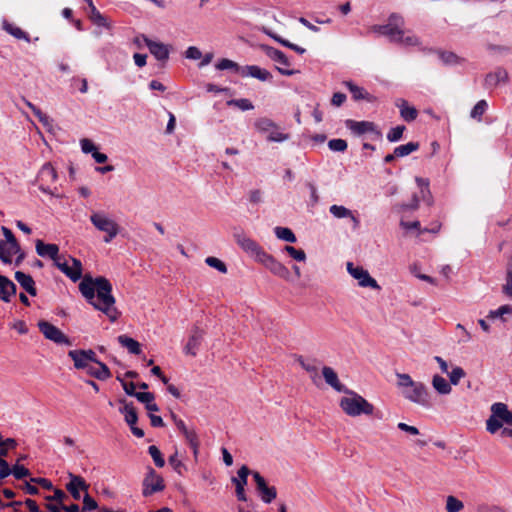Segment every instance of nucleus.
<instances>
[{"instance_id": "1", "label": "nucleus", "mask_w": 512, "mask_h": 512, "mask_svg": "<svg viewBox=\"0 0 512 512\" xmlns=\"http://www.w3.org/2000/svg\"><path fill=\"white\" fill-rule=\"evenodd\" d=\"M79 291L94 309L104 313L111 322H115L120 313L117 310L115 297L112 294V284L105 277L93 278L86 274L79 283Z\"/></svg>"}, {"instance_id": "2", "label": "nucleus", "mask_w": 512, "mask_h": 512, "mask_svg": "<svg viewBox=\"0 0 512 512\" xmlns=\"http://www.w3.org/2000/svg\"><path fill=\"white\" fill-rule=\"evenodd\" d=\"M344 393L347 394V396L340 399L339 406L345 414L351 417L373 414L374 406L361 395L348 388L347 392Z\"/></svg>"}, {"instance_id": "3", "label": "nucleus", "mask_w": 512, "mask_h": 512, "mask_svg": "<svg viewBox=\"0 0 512 512\" xmlns=\"http://www.w3.org/2000/svg\"><path fill=\"white\" fill-rule=\"evenodd\" d=\"M90 221L97 230L106 234L104 237L106 243L111 242L119 233L118 224L104 211L93 212L90 215Z\"/></svg>"}, {"instance_id": "4", "label": "nucleus", "mask_w": 512, "mask_h": 512, "mask_svg": "<svg viewBox=\"0 0 512 512\" xmlns=\"http://www.w3.org/2000/svg\"><path fill=\"white\" fill-rule=\"evenodd\" d=\"M404 25L402 16L398 14H391L388 23L385 25H374L371 29L373 32L383 36H387L391 42H398V37L401 36V30Z\"/></svg>"}, {"instance_id": "5", "label": "nucleus", "mask_w": 512, "mask_h": 512, "mask_svg": "<svg viewBox=\"0 0 512 512\" xmlns=\"http://www.w3.org/2000/svg\"><path fill=\"white\" fill-rule=\"evenodd\" d=\"M405 399L418 404L422 407H431L430 394L426 385L422 382H416L406 390H402Z\"/></svg>"}, {"instance_id": "6", "label": "nucleus", "mask_w": 512, "mask_h": 512, "mask_svg": "<svg viewBox=\"0 0 512 512\" xmlns=\"http://www.w3.org/2000/svg\"><path fill=\"white\" fill-rule=\"evenodd\" d=\"M36 253L43 258H49L53 260V265L57 267L61 272L64 273V261H61L59 255V246L56 244H47L42 240L36 241Z\"/></svg>"}, {"instance_id": "7", "label": "nucleus", "mask_w": 512, "mask_h": 512, "mask_svg": "<svg viewBox=\"0 0 512 512\" xmlns=\"http://www.w3.org/2000/svg\"><path fill=\"white\" fill-rule=\"evenodd\" d=\"M347 272L358 281V285L360 287H369L374 290H380L381 287L377 283V281L370 276L369 272L360 266H354L352 262H348Z\"/></svg>"}, {"instance_id": "8", "label": "nucleus", "mask_w": 512, "mask_h": 512, "mask_svg": "<svg viewBox=\"0 0 512 512\" xmlns=\"http://www.w3.org/2000/svg\"><path fill=\"white\" fill-rule=\"evenodd\" d=\"M165 488L163 478L157 472L149 467L148 472L143 480V495L148 497L156 492H160Z\"/></svg>"}, {"instance_id": "9", "label": "nucleus", "mask_w": 512, "mask_h": 512, "mask_svg": "<svg viewBox=\"0 0 512 512\" xmlns=\"http://www.w3.org/2000/svg\"><path fill=\"white\" fill-rule=\"evenodd\" d=\"M257 262L265 266L274 275L285 280H289L290 272L287 267L276 260L272 255L268 254L266 251L263 254H260V258L257 260Z\"/></svg>"}, {"instance_id": "10", "label": "nucleus", "mask_w": 512, "mask_h": 512, "mask_svg": "<svg viewBox=\"0 0 512 512\" xmlns=\"http://www.w3.org/2000/svg\"><path fill=\"white\" fill-rule=\"evenodd\" d=\"M66 476L69 478V482L66 483V492H69L75 500L81 499V495L88 491L89 485L81 476L70 472L66 473Z\"/></svg>"}, {"instance_id": "11", "label": "nucleus", "mask_w": 512, "mask_h": 512, "mask_svg": "<svg viewBox=\"0 0 512 512\" xmlns=\"http://www.w3.org/2000/svg\"><path fill=\"white\" fill-rule=\"evenodd\" d=\"M236 243L238 246L247 254L257 261L260 258V254H263L265 250L252 238L245 234L235 235Z\"/></svg>"}, {"instance_id": "12", "label": "nucleus", "mask_w": 512, "mask_h": 512, "mask_svg": "<svg viewBox=\"0 0 512 512\" xmlns=\"http://www.w3.org/2000/svg\"><path fill=\"white\" fill-rule=\"evenodd\" d=\"M68 356L73 360L74 367L77 370H82L84 367H87V364L90 362H97L96 353L91 349L70 350Z\"/></svg>"}, {"instance_id": "13", "label": "nucleus", "mask_w": 512, "mask_h": 512, "mask_svg": "<svg viewBox=\"0 0 512 512\" xmlns=\"http://www.w3.org/2000/svg\"><path fill=\"white\" fill-rule=\"evenodd\" d=\"M252 476L262 501L264 503H271L277 496L276 488L273 486L269 487L266 480L259 472H252Z\"/></svg>"}, {"instance_id": "14", "label": "nucleus", "mask_w": 512, "mask_h": 512, "mask_svg": "<svg viewBox=\"0 0 512 512\" xmlns=\"http://www.w3.org/2000/svg\"><path fill=\"white\" fill-rule=\"evenodd\" d=\"M252 474L249 468L246 465L240 467L237 472V477H232L231 481L235 485L236 488V496L239 501H247V497L245 494V486L247 485L248 475Z\"/></svg>"}, {"instance_id": "15", "label": "nucleus", "mask_w": 512, "mask_h": 512, "mask_svg": "<svg viewBox=\"0 0 512 512\" xmlns=\"http://www.w3.org/2000/svg\"><path fill=\"white\" fill-rule=\"evenodd\" d=\"M508 82V71L503 67H497L494 71L486 74L484 79V87L487 89H493L500 84H507Z\"/></svg>"}, {"instance_id": "16", "label": "nucleus", "mask_w": 512, "mask_h": 512, "mask_svg": "<svg viewBox=\"0 0 512 512\" xmlns=\"http://www.w3.org/2000/svg\"><path fill=\"white\" fill-rule=\"evenodd\" d=\"M44 337L56 344H64V333L48 321L40 320L37 324Z\"/></svg>"}, {"instance_id": "17", "label": "nucleus", "mask_w": 512, "mask_h": 512, "mask_svg": "<svg viewBox=\"0 0 512 512\" xmlns=\"http://www.w3.org/2000/svg\"><path fill=\"white\" fill-rule=\"evenodd\" d=\"M143 41L145 42L146 46L148 47L150 53L158 60V61H167L168 58H169V53H170V50H169V46L164 44V43H161V42H157V41H153V40H150L148 37H146L145 35H142L141 36Z\"/></svg>"}, {"instance_id": "18", "label": "nucleus", "mask_w": 512, "mask_h": 512, "mask_svg": "<svg viewBox=\"0 0 512 512\" xmlns=\"http://www.w3.org/2000/svg\"><path fill=\"white\" fill-rule=\"evenodd\" d=\"M82 371L101 381L107 380L111 377V372L107 365L98 359L97 362H90L87 364V367H84Z\"/></svg>"}, {"instance_id": "19", "label": "nucleus", "mask_w": 512, "mask_h": 512, "mask_svg": "<svg viewBox=\"0 0 512 512\" xmlns=\"http://www.w3.org/2000/svg\"><path fill=\"white\" fill-rule=\"evenodd\" d=\"M66 277L73 282L83 280L85 275H83V266L80 260L71 256L66 257Z\"/></svg>"}, {"instance_id": "20", "label": "nucleus", "mask_w": 512, "mask_h": 512, "mask_svg": "<svg viewBox=\"0 0 512 512\" xmlns=\"http://www.w3.org/2000/svg\"><path fill=\"white\" fill-rule=\"evenodd\" d=\"M346 127L350 129L356 135H362L364 133H375L377 136H380L381 133L376 129L374 123L369 121H354V120H346Z\"/></svg>"}, {"instance_id": "21", "label": "nucleus", "mask_w": 512, "mask_h": 512, "mask_svg": "<svg viewBox=\"0 0 512 512\" xmlns=\"http://www.w3.org/2000/svg\"><path fill=\"white\" fill-rule=\"evenodd\" d=\"M241 76L256 78L260 81H270L272 79V74L268 70L257 65L242 66Z\"/></svg>"}, {"instance_id": "22", "label": "nucleus", "mask_w": 512, "mask_h": 512, "mask_svg": "<svg viewBox=\"0 0 512 512\" xmlns=\"http://www.w3.org/2000/svg\"><path fill=\"white\" fill-rule=\"evenodd\" d=\"M329 212L331 215H333L337 219L349 218L351 220V222L353 223L354 229L358 228L360 225V221H359L358 217L355 216L353 211L346 208L345 206L336 205V204L331 205L329 207Z\"/></svg>"}, {"instance_id": "23", "label": "nucleus", "mask_w": 512, "mask_h": 512, "mask_svg": "<svg viewBox=\"0 0 512 512\" xmlns=\"http://www.w3.org/2000/svg\"><path fill=\"white\" fill-rule=\"evenodd\" d=\"M17 287L13 281L4 275H0V300L9 303L15 296Z\"/></svg>"}, {"instance_id": "24", "label": "nucleus", "mask_w": 512, "mask_h": 512, "mask_svg": "<svg viewBox=\"0 0 512 512\" xmlns=\"http://www.w3.org/2000/svg\"><path fill=\"white\" fill-rule=\"evenodd\" d=\"M322 375L325 379V382L334 390L341 393L347 392V387L339 381L337 373L331 367L324 366L322 368Z\"/></svg>"}, {"instance_id": "25", "label": "nucleus", "mask_w": 512, "mask_h": 512, "mask_svg": "<svg viewBox=\"0 0 512 512\" xmlns=\"http://www.w3.org/2000/svg\"><path fill=\"white\" fill-rule=\"evenodd\" d=\"M203 337V332L198 327H195L192 330V334L189 337V340L184 347V352L188 355L195 356L198 350V347L201 343Z\"/></svg>"}, {"instance_id": "26", "label": "nucleus", "mask_w": 512, "mask_h": 512, "mask_svg": "<svg viewBox=\"0 0 512 512\" xmlns=\"http://www.w3.org/2000/svg\"><path fill=\"white\" fill-rule=\"evenodd\" d=\"M491 412L498 416L503 424L512 426V410L502 402H496L491 406Z\"/></svg>"}, {"instance_id": "27", "label": "nucleus", "mask_w": 512, "mask_h": 512, "mask_svg": "<svg viewBox=\"0 0 512 512\" xmlns=\"http://www.w3.org/2000/svg\"><path fill=\"white\" fill-rule=\"evenodd\" d=\"M121 406L119 412L124 415L125 422L130 426L136 425L138 415L132 403H127L125 400L119 401Z\"/></svg>"}, {"instance_id": "28", "label": "nucleus", "mask_w": 512, "mask_h": 512, "mask_svg": "<svg viewBox=\"0 0 512 512\" xmlns=\"http://www.w3.org/2000/svg\"><path fill=\"white\" fill-rule=\"evenodd\" d=\"M395 105L399 108L400 115L405 121L411 122L417 118L416 108L410 106L406 100L399 98L395 101Z\"/></svg>"}, {"instance_id": "29", "label": "nucleus", "mask_w": 512, "mask_h": 512, "mask_svg": "<svg viewBox=\"0 0 512 512\" xmlns=\"http://www.w3.org/2000/svg\"><path fill=\"white\" fill-rule=\"evenodd\" d=\"M261 49L271 60L283 66H290L287 56L282 51L268 45H261Z\"/></svg>"}, {"instance_id": "30", "label": "nucleus", "mask_w": 512, "mask_h": 512, "mask_svg": "<svg viewBox=\"0 0 512 512\" xmlns=\"http://www.w3.org/2000/svg\"><path fill=\"white\" fill-rule=\"evenodd\" d=\"M15 279L31 296H36L37 291L35 288V282L30 275L25 274L22 271H17L15 273Z\"/></svg>"}, {"instance_id": "31", "label": "nucleus", "mask_w": 512, "mask_h": 512, "mask_svg": "<svg viewBox=\"0 0 512 512\" xmlns=\"http://www.w3.org/2000/svg\"><path fill=\"white\" fill-rule=\"evenodd\" d=\"M87 3V11L86 14L90 18V20L97 26L106 27L107 20L106 18L96 9L92 0H84Z\"/></svg>"}, {"instance_id": "32", "label": "nucleus", "mask_w": 512, "mask_h": 512, "mask_svg": "<svg viewBox=\"0 0 512 512\" xmlns=\"http://www.w3.org/2000/svg\"><path fill=\"white\" fill-rule=\"evenodd\" d=\"M344 85L350 91L354 100H372V96L364 88L354 84L352 81H345Z\"/></svg>"}, {"instance_id": "33", "label": "nucleus", "mask_w": 512, "mask_h": 512, "mask_svg": "<svg viewBox=\"0 0 512 512\" xmlns=\"http://www.w3.org/2000/svg\"><path fill=\"white\" fill-rule=\"evenodd\" d=\"M46 500L48 501L46 504L47 512H60L58 505L53 503L54 500L64 509V492L61 489H56L54 495L47 496Z\"/></svg>"}, {"instance_id": "34", "label": "nucleus", "mask_w": 512, "mask_h": 512, "mask_svg": "<svg viewBox=\"0 0 512 512\" xmlns=\"http://www.w3.org/2000/svg\"><path fill=\"white\" fill-rule=\"evenodd\" d=\"M118 342L122 347H125L131 354L139 355L141 353V347L138 341L127 335H120L117 338Z\"/></svg>"}, {"instance_id": "35", "label": "nucleus", "mask_w": 512, "mask_h": 512, "mask_svg": "<svg viewBox=\"0 0 512 512\" xmlns=\"http://www.w3.org/2000/svg\"><path fill=\"white\" fill-rule=\"evenodd\" d=\"M432 386L441 395H448L452 391L450 383L440 375L433 376Z\"/></svg>"}, {"instance_id": "36", "label": "nucleus", "mask_w": 512, "mask_h": 512, "mask_svg": "<svg viewBox=\"0 0 512 512\" xmlns=\"http://www.w3.org/2000/svg\"><path fill=\"white\" fill-rule=\"evenodd\" d=\"M3 29L13 37L19 40H25L26 42H30V37L28 33L23 31L21 28L15 26L12 23H9L7 21L3 22Z\"/></svg>"}, {"instance_id": "37", "label": "nucleus", "mask_w": 512, "mask_h": 512, "mask_svg": "<svg viewBox=\"0 0 512 512\" xmlns=\"http://www.w3.org/2000/svg\"><path fill=\"white\" fill-rule=\"evenodd\" d=\"M399 44H402L407 47H413V46H419L421 44V41L419 37H417L412 32L408 31L405 32L403 29L401 30V36L398 37Z\"/></svg>"}, {"instance_id": "38", "label": "nucleus", "mask_w": 512, "mask_h": 512, "mask_svg": "<svg viewBox=\"0 0 512 512\" xmlns=\"http://www.w3.org/2000/svg\"><path fill=\"white\" fill-rule=\"evenodd\" d=\"M265 33L270 36L272 39H274L276 42L280 43L281 45L297 52L298 54H304L305 53V49L294 44V43H291L290 41L282 38L281 36L271 32V31H268V30H265Z\"/></svg>"}, {"instance_id": "39", "label": "nucleus", "mask_w": 512, "mask_h": 512, "mask_svg": "<svg viewBox=\"0 0 512 512\" xmlns=\"http://www.w3.org/2000/svg\"><path fill=\"white\" fill-rule=\"evenodd\" d=\"M254 127L260 133H269L276 128V123L267 117H261L255 121Z\"/></svg>"}, {"instance_id": "40", "label": "nucleus", "mask_w": 512, "mask_h": 512, "mask_svg": "<svg viewBox=\"0 0 512 512\" xmlns=\"http://www.w3.org/2000/svg\"><path fill=\"white\" fill-rule=\"evenodd\" d=\"M274 233L275 236L280 240L289 243H295L297 241L295 234L290 228L277 226L274 228Z\"/></svg>"}, {"instance_id": "41", "label": "nucleus", "mask_w": 512, "mask_h": 512, "mask_svg": "<svg viewBox=\"0 0 512 512\" xmlns=\"http://www.w3.org/2000/svg\"><path fill=\"white\" fill-rule=\"evenodd\" d=\"M439 58L441 59L443 64L448 66L459 65L463 62V59L453 52L440 51Z\"/></svg>"}, {"instance_id": "42", "label": "nucleus", "mask_w": 512, "mask_h": 512, "mask_svg": "<svg viewBox=\"0 0 512 512\" xmlns=\"http://www.w3.org/2000/svg\"><path fill=\"white\" fill-rule=\"evenodd\" d=\"M416 182L421 190V198L423 201H426L428 205L432 203V197L429 190V181L427 179H423L420 177H416Z\"/></svg>"}, {"instance_id": "43", "label": "nucleus", "mask_w": 512, "mask_h": 512, "mask_svg": "<svg viewBox=\"0 0 512 512\" xmlns=\"http://www.w3.org/2000/svg\"><path fill=\"white\" fill-rule=\"evenodd\" d=\"M488 109V103L486 100L482 99V100H479L475 106L472 108L471 112H470V117L472 119H475L477 121H481V118L483 116V114L486 112V110Z\"/></svg>"}, {"instance_id": "44", "label": "nucleus", "mask_w": 512, "mask_h": 512, "mask_svg": "<svg viewBox=\"0 0 512 512\" xmlns=\"http://www.w3.org/2000/svg\"><path fill=\"white\" fill-rule=\"evenodd\" d=\"M464 508V504L461 500L453 495L446 497L445 509L447 512H460Z\"/></svg>"}, {"instance_id": "45", "label": "nucleus", "mask_w": 512, "mask_h": 512, "mask_svg": "<svg viewBox=\"0 0 512 512\" xmlns=\"http://www.w3.org/2000/svg\"><path fill=\"white\" fill-rule=\"evenodd\" d=\"M418 148H419V144L417 142H409L407 144L400 145V146L396 147L394 150H395V155L397 157H404V156H407V155L411 154L412 152L418 150Z\"/></svg>"}, {"instance_id": "46", "label": "nucleus", "mask_w": 512, "mask_h": 512, "mask_svg": "<svg viewBox=\"0 0 512 512\" xmlns=\"http://www.w3.org/2000/svg\"><path fill=\"white\" fill-rule=\"evenodd\" d=\"M503 427V423L498 416H495L494 413L491 412L490 417L486 421V429L489 433L495 434L498 430Z\"/></svg>"}, {"instance_id": "47", "label": "nucleus", "mask_w": 512, "mask_h": 512, "mask_svg": "<svg viewBox=\"0 0 512 512\" xmlns=\"http://www.w3.org/2000/svg\"><path fill=\"white\" fill-rule=\"evenodd\" d=\"M216 68L218 70H228V69H231V70H234L236 73L241 75L242 66H239L236 62H234V61H232L230 59L223 58V59H221L216 64Z\"/></svg>"}, {"instance_id": "48", "label": "nucleus", "mask_w": 512, "mask_h": 512, "mask_svg": "<svg viewBox=\"0 0 512 512\" xmlns=\"http://www.w3.org/2000/svg\"><path fill=\"white\" fill-rule=\"evenodd\" d=\"M26 105L32 110L34 115L39 119L40 122L47 128H50V118L43 113L38 107L33 105L31 102L25 100Z\"/></svg>"}, {"instance_id": "49", "label": "nucleus", "mask_w": 512, "mask_h": 512, "mask_svg": "<svg viewBox=\"0 0 512 512\" xmlns=\"http://www.w3.org/2000/svg\"><path fill=\"white\" fill-rule=\"evenodd\" d=\"M205 263L209 266V267H212L214 269H216L217 271H219L220 273H227V266L226 264L221 261L220 259L216 258V257H212V256H209L205 259Z\"/></svg>"}, {"instance_id": "50", "label": "nucleus", "mask_w": 512, "mask_h": 512, "mask_svg": "<svg viewBox=\"0 0 512 512\" xmlns=\"http://www.w3.org/2000/svg\"><path fill=\"white\" fill-rule=\"evenodd\" d=\"M148 453L152 457V459L157 467L161 468L165 465V460L162 456V453L155 445L149 446Z\"/></svg>"}, {"instance_id": "51", "label": "nucleus", "mask_w": 512, "mask_h": 512, "mask_svg": "<svg viewBox=\"0 0 512 512\" xmlns=\"http://www.w3.org/2000/svg\"><path fill=\"white\" fill-rule=\"evenodd\" d=\"M284 251L294 260L304 262L306 260V254L302 249H296L293 246H285Z\"/></svg>"}, {"instance_id": "52", "label": "nucleus", "mask_w": 512, "mask_h": 512, "mask_svg": "<svg viewBox=\"0 0 512 512\" xmlns=\"http://www.w3.org/2000/svg\"><path fill=\"white\" fill-rule=\"evenodd\" d=\"M506 314H512V306L511 305H502L496 310H491L487 316L489 319L502 318Z\"/></svg>"}, {"instance_id": "53", "label": "nucleus", "mask_w": 512, "mask_h": 512, "mask_svg": "<svg viewBox=\"0 0 512 512\" xmlns=\"http://www.w3.org/2000/svg\"><path fill=\"white\" fill-rule=\"evenodd\" d=\"M405 129L406 128L403 125H398L396 127L391 128L387 134V140L389 142L399 141L402 138L403 132L405 131Z\"/></svg>"}, {"instance_id": "54", "label": "nucleus", "mask_w": 512, "mask_h": 512, "mask_svg": "<svg viewBox=\"0 0 512 512\" xmlns=\"http://www.w3.org/2000/svg\"><path fill=\"white\" fill-rule=\"evenodd\" d=\"M396 376L398 379V386H399V388H401V391L406 390L407 388L411 387L414 383L417 382V381H414L410 377V375L405 374V373H397Z\"/></svg>"}, {"instance_id": "55", "label": "nucleus", "mask_w": 512, "mask_h": 512, "mask_svg": "<svg viewBox=\"0 0 512 512\" xmlns=\"http://www.w3.org/2000/svg\"><path fill=\"white\" fill-rule=\"evenodd\" d=\"M228 105L236 106L242 111L252 110L254 108L252 102L246 98L230 100Z\"/></svg>"}, {"instance_id": "56", "label": "nucleus", "mask_w": 512, "mask_h": 512, "mask_svg": "<svg viewBox=\"0 0 512 512\" xmlns=\"http://www.w3.org/2000/svg\"><path fill=\"white\" fill-rule=\"evenodd\" d=\"M328 147L330 150L335 152H344L346 151L348 145L347 142L343 139H331L328 142Z\"/></svg>"}, {"instance_id": "57", "label": "nucleus", "mask_w": 512, "mask_h": 512, "mask_svg": "<svg viewBox=\"0 0 512 512\" xmlns=\"http://www.w3.org/2000/svg\"><path fill=\"white\" fill-rule=\"evenodd\" d=\"M466 373L461 367H454L449 373L450 385H458L461 378L465 377Z\"/></svg>"}, {"instance_id": "58", "label": "nucleus", "mask_w": 512, "mask_h": 512, "mask_svg": "<svg viewBox=\"0 0 512 512\" xmlns=\"http://www.w3.org/2000/svg\"><path fill=\"white\" fill-rule=\"evenodd\" d=\"M40 178L42 181L54 180L56 178L54 168L49 164L44 165L40 171Z\"/></svg>"}, {"instance_id": "59", "label": "nucleus", "mask_w": 512, "mask_h": 512, "mask_svg": "<svg viewBox=\"0 0 512 512\" xmlns=\"http://www.w3.org/2000/svg\"><path fill=\"white\" fill-rule=\"evenodd\" d=\"M267 139L270 142H283L288 139V135L279 131V128L276 125V128L268 133Z\"/></svg>"}, {"instance_id": "60", "label": "nucleus", "mask_w": 512, "mask_h": 512, "mask_svg": "<svg viewBox=\"0 0 512 512\" xmlns=\"http://www.w3.org/2000/svg\"><path fill=\"white\" fill-rule=\"evenodd\" d=\"M98 505L97 502L91 498L88 494V491L83 495V506H82V512L86 511H92L97 509Z\"/></svg>"}, {"instance_id": "61", "label": "nucleus", "mask_w": 512, "mask_h": 512, "mask_svg": "<svg viewBox=\"0 0 512 512\" xmlns=\"http://www.w3.org/2000/svg\"><path fill=\"white\" fill-rule=\"evenodd\" d=\"M503 293L512 299V268L509 267L506 273V283L503 285Z\"/></svg>"}, {"instance_id": "62", "label": "nucleus", "mask_w": 512, "mask_h": 512, "mask_svg": "<svg viewBox=\"0 0 512 512\" xmlns=\"http://www.w3.org/2000/svg\"><path fill=\"white\" fill-rule=\"evenodd\" d=\"M186 441L188 442L189 446H199L200 442L198 439V435L194 429H189L188 431H185L183 433Z\"/></svg>"}, {"instance_id": "63", "label": "nucleus", "mask_w": 512, "mask_h": 512, "mask_svg": "<svg viewBox=\"0 0 512 512\" xmlns=\"http://www.w3.org/2000/svg\"><path fill=\"white\" fill-rule=\"evenodd\" d=\"M169 464L173 467V469L178 473H182V468H185L184 464L181 460L178 459V453L175 452L173 455H171L168 459Z\"/></svg>"}, {"instance_id": "64", "label": "nucleus", "mask_w": 512, "mask_h": 512, "mask_svg": "<svg viewBox=\"0 0 512 512\" xmlns=\"http://www.w3.org/2000/svg\"><path fill=\"white\" fill-rule=\"evenodd\" d=\"M11 474H13L16 479H23L29 476L30 472L26 467L17 464L13 467Z\"/></svg>"}]
</instances>
